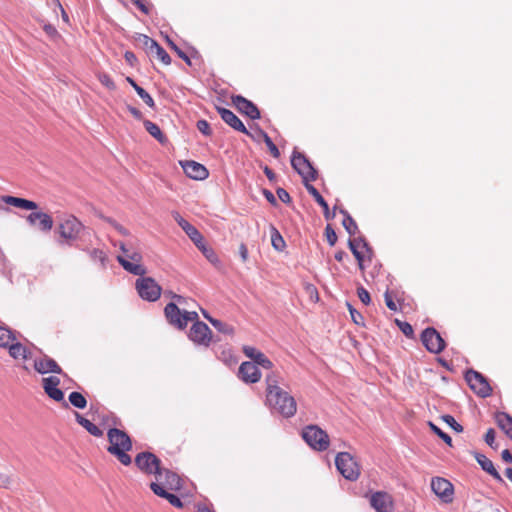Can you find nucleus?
<instances>
[{"mask_svg": "<svg viewBox=\"0 0 512 512\" xmlns=\"http://www.w3.org/2000/svg\"><path fill=\"white\" fill-rule=\"evenodd\" d=\"M266 403L273 413L291 418L297 411V404L292 395L279 386V376L271 372L266 376Z\"/></svg>", "mask_w": 512, "mask_h": 512, "instance_id": "f257e3e1", "label": "nucleus"}, {"mask_svg": "<svg viewBox=\"0 0 512 512\" xmlns=\"http://www.w3.org/2000/svg\"><path fill=\"white\" fill-rule=\"evenodd\" d=\"M110 445L107 451L114 455L121 464L128 466L132 459L127 454L132 449V441L130 436L123 430L118 428H110L107 433Z\"/></svg>", "mask_w": 512, "mask_h": 512, "instance_id": "f03ea898", "label": "nucleus"}, {"mask_svg": "<svg viewBox=\"0 0 512 512\" xmlns=\"http://www.w3.org/2000/svg\"><path fill=\"white\" fill-rule=\"evenodd\" d=\"M304 441L316 451H325L329 447L330 439L326 431L317 425H308L302 430Z\"/></svg>", "mask_w": 512, "mask_h": 512, "instance_id": "7ed1b4c3", "label": "nucleus"}, {"mask_svg": "<svg viewBox=\"0 0 512 512\" xmlns=\"http://www.w3.org/2000/svg\"><path fill=\"white\" fill-rule=\"evenodd\" d=\"M134 462L143 473L154 474L157 481H161L163 476L161 460L155 454L148 451L140 452L136 455Z\"/></svg>", "mask_w": 512, "mask_h": 512, "instance_id": "20e7f679", "label": "nucleus"}, {"mask_svg": "<svg viewBox=\"0 0 512 512\" xmlns=\"http://www.w3.org/2000/svg\"><path fill=\"white\" fill-rule=\"evenodd\" d=\"M291 165L293 169L302 177L305 187L306 184H310L309 182L315 181L317 179V170L313 167L311 162L304 154L296 150L293 151L291 157Z\"/></svg>", "mask_w": 512, "mask_h": 512, "instance_id": "39448f33", "label": "nucleus"}, {"mask_svg": "<svg viewBox=\"0 0 512 512\" xmlns=\"http://www.w3.org/2000/svg\"><path fill=\"white\" fill-rule=\"evenodd\" d=\"M335 465L340 474L349 481H356L360 475V467L348 452H339L335 458Z\"/></svg>", "mask_w": 512, "mask_h": 512, "instance_id": "423d86ee", "label": "nucleus"}, {"mask_svg": "<svg viewBox=\"0 0 512 512\" xmlns=\"http://www.w3.org/2000/svg\"><path fill=\"white\" fill-rule=\"evenodd\" d=\"M136 290L139 296L146 301H157L161 296V287L151 277H141L136 280Z\"/></svg>", "mask_w": 512, "mask_h": 512, "instance_id": "0eeeda50", "label": "nucleus"}, {"mask_svg": "<svg viewBox=\"0 0 512 512\" xmlns=\"http://www.w3.org/2000/svg\"><path fill=\"white\" fill-rule=\"evenodd\" d=\"M83 228V224L75 216L66 215L59 221L58 233L64 240L70 242L78 238Z\"/></svg>", "mask_w": 512, "mask_h": 512, "instance_id": "6e6552de", "label": "nucleus"}, {"mask_svg": "<svg viewBox=\"0 0 512 512\" xmlns=\"http://www.w3.org/2000/svg\"><path fill=\"white\" fill-rule=\"evenodd\" d=\"M465 380L478 396L486 398L491 395L492 388L488 380L480 372L469 369L465 373Z\"/></svg>", "mask_w": 512, "mask_h": 512, "instance_id": "1a4fd4ad", "label": "nucleus"}, {"mask_svg": "<svg viewBox=\"0 0 512 512\" xmlns=\"http://www.w3.org/2000/svg\"><path fill=\"white\" fill-rule=\"evenodd\" d=\"M421 341L425 348L433 354L441 353L446 347L444 339L433 327H428L422 331Z\"/></svg>", "mask_w": 512, "mask_h": 512, "instance_id": "9d476101", "label": "nucleus"}, {"mask_svg": "<svg viewBox=\"0 0 512 512\" xmlns=\"http://www.w3.org/2000/svg\"><path fill=\"white\" fill-rule=\"evenodd\" d=\"M188 337L195 344L208 347L212 339V332L206 323L196 321L191 326Z\"/></svg>", "mask_w": 512, "mask_h": 512, "instance_id": "9b49d317", "label": "nucleus"}, {"mask_svg": "<svg viewBox=\"0 0 512 512\" xmlns=\"http://www.w3.org/2000/svg\"><path fill=\"white\" fill-rule=\"evenodd\" d=\"M129 259H126L123 256H117V261L119 264L126 270L127 272L135 275L143 277L146 274V268L141 264L142 262V254L140 252H133L129 254Z\"/></svg>", "mask_w": 512, "mask_h": 512, "instance_id": "f8f14e48", "label": "nucleus"}, {"mask_svg": "<svg viewBox=\"0 0 512 512\" xmlns=\"http://www.w3.org/2000/svg\"><path fill=\"white\" fill-rule=\"evenodd\" d=\"M26 221L30 226L45 233L51 231L54 223L49 214L37 210H33L29 215H27Z\"/></svg>", "mask_w": 512, "mask_h": 512, "instance_id": "ddd939ff", "label": "nucleus"}, {"mask_svg": "<svg viewBox=\"0 0 512 512\" xmlns=\"http://www.w3.org/2000/svg\"><path fill=\"white\" fill-rule=\"evenodd\" d=\"M432 491L445 503L453 500L454 488L450 481L442 477H435L431 481Z\"/></svg>", "mask_w": 512, "mask_h": 512, "instance_id": "4468645a", "label": "nucleus"}, {"mask_svg": "<svg viewBox=\"0 0 512 512\" xmlns=\"http://www.w3.org/2000/svg\"><path fill=\"white\" fill-rule=\"evenodd\" d=\"M232 101L234 105L237 107V109L248 116L252 120L259 119L261 117L260 111L257 108V106L251 102L250 100L246 99L245 97L241 95H236L232 97Z\"/></svg>", "mask_w": 512, "mask_h": 512, "instance_id": "2eb2a0df", "label": "nucleus"}, {"mask_svg": "<svg viewBox=\"0 0 512 512\" xmlns=\"http://www.w3.org/2000/svg\"><path fill=\"white\" fill-rule=\"evenodd\" d=\"M34 369L43 375L47 373L64 374L58 363L46 354L34 360Z\"/></svg>", "mask_w": 512, "mask_h": 512, "instance_id": "dca6fc26", "label": "nucleus"}, {"mask_svg": "<svg viewBox=\"0 0 512 512\" xmlns=\"http://www.w3.org/2000/svg\"><path fill=\"white\" fill-rule=\"evenodd\" d=\"M181 166L185 172V174L194 180H204L208 177L209 172L207 168L193 160H187L181 162Z\"/></svg>", "mask_w": 512, "mask_h": 512, "instance_id": "f3484780", "label": "nucleus"}, {"mask_svg": "<svg viewBox=\"0 0 512 512\" xmlns=\"http://www.w3.org/2000/svg\"><path fill=\"white\" fill-rule=\"evenodd\" d=\"M238 376L245 383H256L261 378V372L254 363L245 361L239 367Z\"/></svg>", "mask_w": 512, "mask_h": 512, "instance_id": "a211bd4d", "label": "nucleus"}, {"mask_svg": "<svg viewBox=\"0 0 512 512\" xmlns=\"http://www.w3.org/2000/svg\"><path fill=\"white\" fill-rule=\"evenodd\" d=\"M172 217L195 245L201 243V240H203V236L195 226H193L187 220H185L177 211L172 212Z\"/></svg>", "mask_w": 512, "mask_h": 512, "instance_id": "6ab92c4d", "label": "nucleus"}, {"mask_svg": "<svg viewBox=\"0 0 512 512\" xmlns=\"http://www.w3.org/2000/svg\"><path fill=\"white\" fill-rule=\"evenodd\" d=\"M60 379L57 376H49L42 379V386L45 393L53 400L60 402L64 400V393L58 388Z\"/></svg>", "mask_w": 512, "mask_h": 512, "instance_id": "aec40b11", "label": "nucleus"}, {"mask_svg": "<svg viewBox=\"0 0 512 512\" xmlns=\"http://www.w3.org/2000/svg\"><path fill=\"white\" fill-rule=\"evenodd\" d=\"M348 246H349V249L351 250L352 254L354 255V257L356 258L359 268L361 270H363L364 269V266H363L364 255H363L362 251L360 250V248L366 250V252H368V253H371L372 250H371L369 244L363 237H358V238L349 239Z\"/></svg>", "mask_w": 512, "mask_h": 512, "instance_id": "412c9836", "label": "nucleus"}, {"mask_svg": "<svg viewBox=\"0 0 512 512\" xmlns=\"http://www.w3.org/2000/svg\"><path fill=\"white\" fill-rule=\"evenodd\" d=\"M217 111L221 116V119L236 131L242 132L246 135H250L243 122L229 109L223 107H217Z\"/></svg>", "mask_w": 512, "mask_h": 512, "instance_id": "4be33fe9", "label": "nucleus"}, {"mask_svg": "<svg viewBox=\"0 0 512 512\" xmlns=\"http://www.w3.org/2000/svg\"><path fill=\"white\" fill-rule=\"evenodd\" d=\"M370 504L377 512H391L392 498L388 493L378 491L372 494Z\"/></svg>", "mask_w": 512, "mask_h": 512, "instance_id": "5701e85b", "label": "nucleus"}, {"mask_svg": "<svg viewBox=\"0 0 512 512\" xmlns=\"http://www.w3.org/2000/svg\"><path fill=\"white\" fill-rule=\"evenodd\" d=\"M242 351L256 366L259 365L265 369H271L273 367V363L265 356V354L256 348L252 346H243Z\"/></svg>", "mask_w": 512, "mask_h": 512, "instance_id": "b1692460", "label": "nucleus"}, {"mask_svg": "<svg viewBox=\"0 0 512 512\" xmlns=\"http://www.w3.org/2000/svg\"><path fill=\"white\" fill-rule=\"evenodd\" d=\"M150 489L157 496L166 499L172 506H174L176 508L183 507V502L181 501V499L177 495L168 492L165 488H163L162 485H160L156 482H151Z\"/></svg>", "mask_w": 512, "mask_h": 512, "instance_id": "393cba45", "label": "nucleus"}, {"mask_svg": "<svg viewBox=\"0 0 512 512\" xmlns=\"http://www.w3.org/2000/svg\"><path fill=\"white\" fill-rule=\"evenodd\" d=\"M164 313L168 323L179 329L177 321L183 322L184 310H181L175 302H170L165 306Z\"/></svg>", "mask_w": 512, "mask_h": 512, "instance_id": "a878e982", "label": "nucleus"}, {"mask_svg": "<svg viewBox=\"0 0 512 512\" xmlns=\"http://www.w3.org/2000/svg\"><path fill=\"white\" fill-rule=\"evenodd\" d=\"M474 457L485 472L490 474L497 482L505 483L501 475L495 469L494 464L490 459H488L484 454L478 452L474 453Z\"/></svg>", "mask_w": 512, "mask_h": 512, "instance_id": "bb28decb", "label": "nucleus"}, {"mask_svg": "<svg viewBox=\"0 0 512 512\" xmlns=\"http://www.w3.org/2000/svg\"><path fill=\"white\" fill-rule=\"evenodd\" d=\"M1 200L7 205H11L24 210L33 211L37 210L39 207L38 204L32 200L10 195L2 196Z\"/></svg>", "mask_w": 512, "mask_h": 512, "instance_id": "cd10ccee", "label": "nucleus"}, {"mask_svg": "<svg viewBox=\"0 0 512 512\" xmlns=\"http://www.w3.org/2000/svg\"><path fill=\"white\" fill-rule=\"evenodd\" d=\"M162 470H163L162 479H161V481H157L156 483L162 485L163 488L166 487L169 490L180 489L182 486V483H181V478L178 476V474H176L175 472L170 471L168 469L162 468Z\"/></svg>", "mask_w": 512, "mask_h": 512, "instance_id": "c85d7f7f", "label": "nucleus"}, {"mask_svg": "<svg viewBox=\"0 0 512 512\" xmlns=\"http://www.w3.org/2000/svg\"><path fill=\"white\" fill-rule=\"evenodd\" d=\"M306 190L314 198V200L323 208V215L325 219H333L335 217V211L330 212L328 203L322 197L319 191L312 184H306Z\"/></svg>", "mask_w": 512, "mask_h": 512, "instance_id": "c756f323", "label": "nucleus"}, {"mask_svg": "<svg viewBox=\"0 0 512 512\" xmlns=\"http://www.w3.org/2000/svg\"><path fill=\"white\" fill-rule=\"evenodd\" d=\"M495 421L506 436L512 440V416L505 412H497Z\"/></svg>", "mask_w": 512, "mask_h": 512, "instance_id": "7c9ffc66", "label": "nucleus"}, {"mask_svg": "<svg viewBox=\"0 0 512 512\" xmlns=\"http://www.w3.org/2000/svg\"><path fill=\"white\" fill-rule=\"evenodd\" d=\"M7 349L9 355L14 359L27 360L31 357L30 351L17 340L13 341Z\"/></svg>", "mask_w": 512, "mask_h": 512, "instance_id": "2f4dec72", "label": "nucleus"}, {"mask_svg": "<svg viewBox=\"0 0 512 512\" xmlns=\"http://www.w3.org/2000/svg\"><path fill=\"white\" fill-rule=\"evenodd\" d=\"M75 418L77 423L85 428L91 435L95 437H101L103 435V431L98 426L83 417L80 413L75 412Z\"/></svg>", "mask_w": 512, "mask_h": 512, "instance_id": "473e14b6", "label": "nucleus"}, {"mask_svg": "<svg viewBox=\"0 0 512 512\" xmlns=\"http://www.w3.org/2000/svg\"><path fill=\"white\" fill-rule=\"evenodd\" d=\"M143 124L146 131L157 141H159L161 144H165L167 142L166 136L162 133L160 127L157 124L147 119L143 121Z\"/></svg>", "mask_w": 512, "mask_h": 512, "instance_id": "72a5a7b5", "label": "nucleus"}, {"mask_svg": "<svg viewBox=\"0 0 512 512\" xmlns=\"http://www.w3.org/2000/svg\"><path fill=\"white\" fill-rule=\"evenodd\" d=\"M16 340V333L14 331L6 326H0V347L8 348Z\"/></svg>", "mask_w": 512, "mask_h": 512, "instance_id": "f704fd0d", "label": "nucleus"}, {"mask_svg": "<svg viewBox=\"0 0 512 512\" xmlns=\"http://www.w3.org/2000/svg\"><path fill=\"white\" fill-rule=\"evenodd\" d=\"M149 55H155L165 65L171 64L170 55L165 51V49L162 46L158 44V42L153 46Z\"/></svg>", "mask_w": 512, "mask_h": 512, "instance_id": "c9c22d12", "label": "nucleus"}, {"mask_svg": "<svg viewBox=\"0 0 512 512\" xmlns=\"http://www.w3.org/2000/svg\"><path fill=\"white\" fill-rule=\"evenodd\" d=\"M135 41L137 45L142 47L148 54L152 50L153 46L157 43L155 40L145 34H137Z\"/></svg>", "mask_w": 512, "mask_h": 512, "instance_id": "e433bc0d", "label": "nucleus"}, {"mask_svg": "<svg viewBox=\"0 0 512 512\" xmlns=\"http://www.w3.org/2000/svg\"><path fill=\"white\" fill-rule=\"evenodd\" d=\"M271 243L277 251H282L286 246L282 235L274 226H271Z\"/></svg>", "mask_w": 512, "mask_h": 512, "instance_id": "4c0bfd02", "label": "nucleus"}, {"mask_svg": "<svg viewBox=\"0 0 512 512\" xmlns=\"http://www.w3.org/2000/svg\"><path fill=\"white\" fill-rule=\"evenodd\" d=\"M68 399L70 404L78 409H84L87 405L86 398L80 392L77 391L71 392L69 394Z\"/></svg>", "mask_w": 512, "mask_h": 512, "instance_id": "58836bf2", "label": "nucleus"}, {"mask_svg": "<svg viewBox=\"0 0 512 512\" xmlns=\"http://www.w3.org/2000/svg\"><path fill=\"white\" fill-rule=\"evenodd\" d=\"M196 247L203 253V255L211 263L215 264V263H217L219 261L218 260V256L215 253V251L212 248H210V247L205 245L204 239L201 240V243H198V245H196Z\"/></svg>", "mask_w": 512, "mask_h": 512, "instance_id": "ea45409f", "label": "nucleus"}, {"mask_svg": "<svg viewBox=\"0 0 512 512\" xmlns=\"http://www.w3.org/2000/svg\"><path fill=\"white\" fill-rule=\"evenodd\" d=\"M182 321L179 322V330H184L187 327L188 322L196 323V321H199V316L196 311H186L184 310V316H182Z\"/></svg>", "mask_w": 512, "mask_h": 512, "instance_id": "a19ab883", "label": "nucleus"}, {"mask_svg": "<svg viewBox=\"0 0 512 512\" xmlns=\"http://www.w3.org/2000/svg\"><path fill=\"white\" fill-rule=\"evenodd\" d=\"M259 133L261 134L262 138H263V141L264 143L266 144V146L268 147L271 155L274 157V158H278L280 156V152H279V149L277 148V146L273 143L272 139L269 137V135L263 131V130H259Z\"/></svg>", "mask_w": 512, "mask_h": 512, "instance_id": "79ce46f5", "label": "nucleus"}, {"mask_svg": "<svg viewBox=\"0 0 512 512\" xmlns=\"http://www.w3.org/2000/svg\"><path fill=\"white\" fill-rule=\"evenodd\" d=\"M212 326L220 333L226 334V335H233L234 334V327L222 322L218 319H215L212 321Z\"/></svg>", "mask_w": 512, "mask_h": 512, "instance_id": "37998d69", "label": "nucleus"}, {"mask_svg": "<svg viewBox=\"0 0 512 512\" xmlns=\"http://www.w3.org/2000/svg\"><path fill=\"white\" fill-rule=\"evenodd\" d=\"M342 225L350 236H355L358 232V226L352 217L343 219Z\"/></svg>", "mask_w": 512, "mask_h": 512, "instance_id": "c03bdc74", "label": "nucleus"}, {"mask_svg": "<svg viewBox=\"0 0 512 512\" xmlns=\"http://www.w3.org/2000/svg\"><path fill=\"white\" fill-rule=\"evenodd\" d=\"M428 425L433 433L439 436L446 444L452 446V439L447 433L443 432L436 424L431 421L428 423Z\"/></svg>", "mask_w": 512, "mask_h": 512, "instance_id": "a18cd8bd", "label": "nucleus"}, {"mask_svg": "<svg viewBox=\"0 0 512 512\" xmlns=\"http://www.w3.org/2000/svg\"><path fill=\"white\" fill-rule=\"evenodd\" d=\"M89 256L94 262H99L102 266H105L107 256L103 250L94 248L89 251Z\"/></svg>", "mask_w": 512, "mask_h": 512, "instance_id": "49530a36", "label": "nucleus"}, {"mask_svg": "<svg viewBox=\"0 0 512 512\" xmlns=\"http://www.w3.org/2000/svg\"><path fill=\"white\" fill-rule=\"evenodd\" d=\"M136 93L138 96L145 102V104L150 108H155V102L151 95L145 91L142 87L136 88Z\"/></svg>", "mask_w": 512, "mask_h": 512, "instance_id": "de8ad7c7", "label": "nucleus"}, {"mask_svg": "<svg viewBox=\"0 0 512 512\" xmlns=\"http://www.w3.org/2000/svg\"><path fill=\"white\" fill-rule=\"evenodd\" d=\"M442 420L447 423L454 431L460 433L463 431V426L459 424L452 415H443Z\"/></svg>", "mask_w": 512, "mask_h": 512, "instance_id": "09e8293b", "label": "nucleus"}, {"mask_svg": "<svg viewBox=\"0 0 512 512\" xmlns=\"http://www.w3.org/2000/svg\"><path fill=\"white\" fill-rule=\"evenodd\" d=\"M396 324L397 326L399 327V329L401 330V332L406 336V337H409V338H412L413 335H414V331H413V328L412 326L408 323V322H405V321H400L398 319H396Z\"/></svg>", "mask_w": 512, "mask_h": 512, "instance_id": "8fccbe9b", "label": "nucleus"}, {"mask_svg": "<svg viewBox=\"0 0 512 512\" xmlns=\"http://www.w3.org/2000/svg\"><path fill=\"white\" fill-rule=\"evenodd\" d=\"M98 80L100 81V83L103 86H105L109 90H115L116 89V85H115L114 81L111 79V77L108 74H106V73L99 74L98 75Z\"/></svg>", "mask_w": 512, "mask_h": 512, "instance_id": "3c124183", "label": "nucleus"}, {"mask_svg": "<svg viewBox=\"0 0 512 512\" xmlns=\"http://www.w3.org/2000/svg\"><path fill=\"white\" fill-rule=\"evenodd\" d=\"M348 310L350 312L353 322L357 325H363L364 318L360 312H358L351 304L347 303Z\"/></svg>", "mask_w": 512, "mask_h": 512, "instance_id": "603ef678", "label": "nucleus"}, {"mask_svg": "<svg viewBox=\"0 0 512 512\" xmlns=\"http://www.w3.org/2000/svg\"><path fill=\"white\" fill-rule=\"evenodd\" d=\"M325 236L330 246H334L337 242V235L333 227L328 224L325 228Z\"/></svg>", "mask_w": 512, "mask_h": 512, "instance_id": "864d4df0", "label": "nucleus"}, {"mask_svg": "<svg viewBox=\"0 0 512 512\" xmlns=\"http://www.w3.org/2000/svg\"><path fill=\"white\" fill-rule=\"evenodd\" d=\"M168 43L170 45V47L177 53V55L185 61L186 64L188 65H191V59L189 58V56L184 52L182 51L173 41H171L170 39H168Z\"/></svg>", "mask_w": 512, "mask_h": 512, "instance_id": "5fc2aeb1", "label": "nucleus"}, {"mask_svg": "<svg viewBox=\"0 0 512 512\" xmlns=\"http://www.w3.org/2000/svg\"><path fill=\"white\" fill-rule=\"evenodd\" d=\"M196 126H197V129L205 136L211 135L212 130L210 128V124L206 120H204V119L198 120L196 123Z\"/></svg>", "mask_w": 512, "mask_h": 512, "instance_id": "6e6d98bb", "label": "nucleus"}, {"mask_svg": "<svg viewBox=\"0 0 512 512\" xmlns=\"http://www.w3.org/2000/svg\"><path fill=\"white\" fill-rule=\"evenodd\" d=\"M357 294L363 304L368 305L371 302L370 294L364 287H358Z\"/></svg>", "mask_w": 512, "mask_h": 512, "instance_id": "4d7b16f0", "label": "nucleus"}, {"mask_svg": "<svg viewBox=\"0 0 512 512\" xmlns=\"http://www.w3.org/2000/svg\"><path fill=\"white\" fill-rule=\"evenodd\" d=\"M276 194L283 203L288 204L291 202V197L284 188H277Z\"/></svg>", "mask_w": 512, "mask_h": 512, "instance_id": "13d9d810", "label": "nucleus"}, {"mask_svg": "<svg viewBox=\"0 0 512 512\" xmlns=\"http://www.w3.org/2000/svg\"><path fill=\"white\" fill-rule=\"evenodd\" d=\"M484 440L485 442L487 443V445H489L491 448H495L494 447V443H495V430L493 428H489L485 434V437H484Z\"/></svg>", "mask_w": 512, "mask_h": 512, "instance_id": "bf43d9fd", "label": "nucleus"}, {"mask_svg": "<svg viewBox=\"0 0 512 512\" xmlns=\"http://www.w3.org/2000/svg\"><path fill=\"white\" fill-rule=\"evenodd\" d=\"M384 298H385V304L386 306L391 310V311H397V305L396 303L394 302L391 294L389 293V291H386L385 294H384Z\"/></svg>", "mask_w": 512, "mask_h": 512, "instance_id": "052dcab7", "label": "nucleus"}, {"mask_svg": "<svg viewBox=\"0 0 512 512\" xmlns=\"http://www.w3.org/2000/svg\"><path fill=\"white\" fill-rule=\"evenodd\" d=\"M43 29L45 33L52 39L59 36L57 29L51 24H45Z\"/></svg>", "mask_w": 512, "mask_h": 512, "instance_id": "680f3d73", "label": "nucleus"}, {"mask_svg": "<svg viewBox=\"0 0 512 512\" xmlns=\"http://www.w3.org/2000/svg\"><path fill=\"white\" fill-rule=\"evenodd\" d=\"M114 245L119 247V249L123 253L122 256L125 257L128 260H130L129 259V254H131L133 252H137L136 250H130L124 242H119V244L115 243Z\"/></svg>", "mask_w": 512, "mask_h": 512, "instance_id": "e2e57ef3", "label": "nucleus"}, {"mask_svg": "<svg viewBox=\"0 0 512 512\" xmlns=\"http://www.w3.org/2000/svg\"><path fill=\"white\" fill-rule=\"evenodd\" d=\"M124 58L130 66H135L137 63V57L132 51H126Z\"/></svg>", "mask_w": 512, "mask_h": 512, "instance_id": "0e129e2a", "label": "nucleus"}, {"mask_svg": "<svg viewBox=\"0 0 512 512\" xmlns=\"http://www.w3.org/2000/svg\"><path fill=\"white\" fill-rule=\"evenodd\" d=\"M264 197L266 198V200L273 206H276L277 205V200H276V197L274 196V194L268 190V189H263L262 191Z\"/></svg>", "mask_w": 512, "mask_h": 512, "instance_id": "69168bd1", "label": "nucleus"}, {"mask_svg": "<svg viewBox=\"0 0 512 512\" xmlns=\"http://www.w3.org/2000/svg\"><path fill=\"white\" fill-rule=\"evenodd\" d=\"M127 110L133 115L134 118L141 120L143 118L142 112L131 105H127Z\"/></svg>", "mask_w": 512, "mask_h": 512, "instance_id": "338daca9", "label": "nucleus"}, {"mask_svg": "<svg viewBox=\"0 0 512 512\" xmlns=\"http://www.w3.org/2000/svg\"><path fill=\"white\" fill-rule=\"evenodd\" d=\"M263 172L265 173V175L269 179V181H271V182L276 181V174L268 166H264Z\"/></svg>", "mask_w": 512, "mask_h": 512, "instance_id": "774afa93", "label": "nucleus"}]
</instances>
